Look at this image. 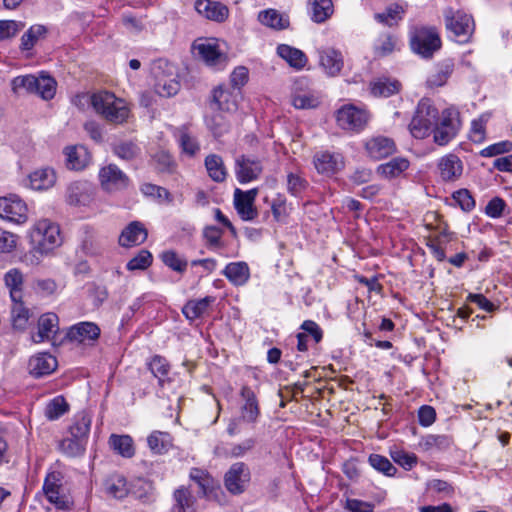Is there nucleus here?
<instances>
[{
  "label": "nucleus",
  "mask_w": 512,
  "mask_h": 512,
  "mask_svg": "<svg viewBox=\"0 0 512 512\" xmlns=\"http://www.w3.org/2000/svg\"><path fill=\"white\" fill-rule=\"evenodd\" d=\"M92 108L96 114L113 124H123L130 113L126 102L108 90L92 93Z\"/></svg>",
  "instance_id": "1"
},
{
  "label": "nucleus",
  "mask_w": 512,
  "mask_h": 512,
  "mask_svg": "<svg viewBox=\"0 0 512 512\" xmlns=\"http://www.w3.org/2000/svg\"><path fill=\"white\" fill-rule=\"evenodd\" d=\"M409 47L422 59H431L442 47V40L435 26L416 25L409 31Z\"/></svg>",
  "instance_id": "2"
},
{
  "label": "nucleus",
  "mask_w": 512,
  "mask_h": 512,
  "mask_svg": "<svg viewBox=\"0 0 512 512\" xmlns=\"http://www.w3.org/2000/svg\"><path fill=\"white\" fill-rule=\"evenodd\" d=\"M439 114L440 111L435 106L433 100L427 97L421 98L408 125L412 137L420 140L429 137L439 118Z\"/></svg>",
  "instance_id": "3"
},
{
  "label": "nucleus",
  "mask_w": 512,
  "mask_h": 512,
  "mask_svg": "<svg viewBox=\"0 0 512 512\" xmlns=\"http://www.w3.org/2000/svg\"><path fill=\"white\" fill-rule=\"evenodd\" d=\"M334 119L340 130L355 135L366 129L371 119V113L365 106L347 103L335 110Z\"/></svg>",
  "instance_id": "4"
},
{
  "label": "nucleus",
  "mask_w": 512,
  "mask_h": 512,
  "mask_svg": "<svg viewBox=\"0 0 512 512\" xmlns=\"http://www.w3.org/2000/svg\"><path fill=\"white\" fill-rule=\"evenodd\" d=\"M462 128V119L457 108L450 106L443 109L432 130L433 141L438 146L452 142Z\"/></svg>",
  "instance_id": "5"
},
{
  "label": "nucleus",
  "mask_w": 512,
  "mask_h": 512,
  "mask_svg": "<svg viewBox=\"0 0 512 512\" xmlns=\"http://www.w3.org/2000/svg\"><path fill=\"white\" fill-rule=\"evenodd\" d=\"M445 26L449 36L460 44L470 42L475 30L474 19L471 15L449 8L444 13Z\"/></svg>",
  "instance_id": "6"
},
{
  "label": "nucleus",
  "mask_w": 512,
  "mask_h": 512,
  "mask_svg": "<svg viewBox=\"0 0 512 512\" xmlns=\"http://www.w3.org/2000/svg\"><path fill=\"white\" fill-rule=\"evenodd\" d=\"M29 237L34 248L41 253H48L61 243L59 226L48 219L36 222Z\"/></svg>",
  "instance_id": "7"
},
{
  "label": "nucleus",
  "mask_w": 512,
  "mask_h": 512,
  "mask_svg": "<svg viewBox=\"0 0 512 512\" xmlns=\"http://www.w3.org/2000/svg\"><path fill=\"white\" fill-rule=\"evenodd\" d=\"M189 479L195 482L199 487L198 496L209 501L221 503L225 498V493L217 479H215L206 469L193 467L189 472Z\"/></svg>",
  "instance_id": "8"
},
{
  "label": "nucleus",
  "mask_w": 512,
  "mask_h": 512,
  "mask_svg": "<svg viewBox=\"0 0 512 512\" xmlns=\"http://www.w3.org/2000/svg\"><path fill=\"white\" fill-rule=\"evenodd\" d=\"M192 49L206 66L214 70H224L228 64V56L219 49V45L213 39H197L193 42Z\"/></svg>",
  "instance_id": "9"
},
{
  "label": "nucleus",
  "mask_w": 512,
  "mask_h": 512,
  "mask_svg": "<svg viewBox=\"0 0 512 512\" xmlns=\"http://www.w3.org/2000/svg\"><path fill=\"white\" fill-rule=\"evenodd\" d=\"M241 94L231 89L229 85L219 84L210 93L208 104L213 112L232 114L238 110Z\"/></svg>",
  "instance_id": "10"
},
{
  "label": "nucleus",
  "mask_w": 512,
  "mask_h": 512,
  "mask_svg": "<svg viewBox=\"0 0 512 512\" xmlns=\"http://www.w3.org/2000/svg\"><path fill=\"white\" fill-rule=\"evenodd\" d=\"M251 482V471L244 462H235L225 472L223 483L226 490L233 496L243 494Z\"/></svg>",
  "instance_id": "11"
},
{
  "label": "nucleus",
  "mask_w": 512,
  "mask_h": 512,
  "mask_svg": "<svg viewBox=\"0 0 512 512\" xmlns=\"http://www.w3.org/2000/svg\"><path fill=\"white\" fill-rule=\"evenodd\" d=\"M98 179L101 188L108 193L126 190L131 184L128 175L113 163L100 168Z\"/></svg>",
  "instance_id": "12"
},
{
  "label": "nucleus",
  "mask_w": 512,
  "mask_h": 512,
  "mask_svg": "<svg viewBox=\"0 0 512 512\" xmlns=\"http://www.w3.org/2000/svg\"><path fill=\"white\" fill-rule=\"evenodd\" d=\"M239 420L247 424H255L261 417L259 398L253 388L243 385L239 391Z\"/></svg>",
  "instance_id": "13"
},
{
  "label": "nucleus",
  "mask_w": 512,
  "mask_h": 512,
  "mask_svg": "<svg viewBox=\"0 0 512 512\" xmlns=\"http://www.w3.org/2000/svg\"><path fill=\"white\" fill-rule=\"evenodd\" d=\"M263 170V163L258 157L242 154L235 159L234 173L240 184L258 180Z\"/></svg>",
  "instance_id": "14"
},
{
  "label": "nucleus",
  "mask_w": 512,
  "mask_h": 512,
  "mask_svg": "<svg viewBox=\"0 0 512 512\" xmlns=\"http://www.w3.org/2000/svg\"><path fill=\"white\" fill-rule=\"evenodd\" d=\"M101 336L99 325L92 321H80L67 328L65 339L71 343L94 345Z\"/></svg>",
  "instance_id": "15"
},
{
  "label": "nucleus",
  "mask_w": 512,
  "mask_h": 512,
  "mask_svg": "<svg viewBox=\"0 0 512 512\" xmlns=\"http://www.w3.org/2000/svg\"><path fill=\"white\" fill-rule=\"evenodd\" d=\"M0 217L16 224H23L28 219L27 204L16 194L0 197Z\"/></svg>",
  "instance_id": "16"
},
{
  "label": "nucleus",
  "mask_w": 512,
  "mask_h": 512,
  "mask_svg": "<svg viewBox=\"0 0 512 512\" xmlns=\"http://www.w3.org/2000/svg\"><path fill=\"white\" fill-rule=\"evenodd\" d=\"M64 475L61 471H50L46 474L42 490L46 499L59 508L65 506V496L62 495Z\"/></svg>",
  "instance_id": "17"
},
{
  "label": "nucleus",
  "mask_w": 512,
  "mask_h": 512,
  "mask_svg": "<svg viewBox=\"0 0 512 512\" xmlns=\"http://www.w3.org/2000/svg\"><path fill=\"white\" fill-rule=\"evenodd\" d=\"M258 194L256 188L248 191H242L239 188L235 189L234 192V204L235 209L242 220L251 221L258 216V211L254 206L255 198Z\"/></svg>",
  "instance_id": "18"
},
{
  "label": "nucleus",
  "mask_w": 512,
  "mask_h": 512,
  "mask_svg": "<svg viewBox=\"0 0 512 512\" xmlns=\"http://www.w3.org/2000/svg\"><path fill=\"white\" fill-rule=\"evenodd\" d=\"M59 330V317L56 313L42 314L37 323V332L32 334L34 343H42L55 338Z\"/></svg>",
  "instance_id": "19"
},
{
  "label": "nucleus",
  "mask_w": 512,
  "mask_h": 512,
  "mask_svg": "<svg viewBox=\"0 0 512 512\" xmlns=\"http://www.w3.org/2000/svg\"><path fill=\"white\" fill-rule=\"evenodd\" d=\"M146 368L157 379V385L160 389H164L166 385H170L173 382V379L170 377L172 366L164 356L159 354L151 356L146 361Z\"/></svg>",
  "instance_id": "20"
},
{
  "label": "nucleus",
  "mask_w": 512,
  "mask_h": 512,
  "mask_svg": "<svg viewBox=\"0 0 512 512\" xmlns=\"http://www.w3.org/2000/svg\"><path fill=\"white\" fill-rule=\"evenodd\" d=\"M313 163L318 173L331 176L343 167V157L339 153L329 151L317 152L313 157Z\"/></svg>",
  "instance_id": "21"
},
{
  "label": "nucleus",
  "mask_w": 512,
  "mask_h": 512,
  "mask_svg": "<svg viewBox=\"0 0 512 512\" xmlns=\"http://www.w3.org/2000/svg\"><path fill=\"white\" fill-rule=\"evenodd\" d=\"M365 150L371 159L381 160L393 155L397 147L392 138L376 136L365 143Z\"/></svg>",
  "instance_id": "22"
},
{
  "label": "nucleus",
  "mask_w": 512,
  "mask_h": 512,
  "mask_svg": "<svg viewBox=\"0 0 512 512\" xmlns=\"http://www.w3.org/2000/svg\"><path fill=\"white\" fill-rule=\"evenodd\" d=\"M437 168L444 182H455L463 173V162L456 154L449 153L439 159Z\"/></svg>",
  "instance_id": "23"
},
{
  "label": "nucleus",
  "mask_w": 512,
  "mask_h": 512,
  "mask_svg": "<svg viewBox=\"0 0 512 512\" xmlns=\"http://www.w3.org/2000/svg\"><path fill=\"white\" fill-rule=\"evenodd\" d=\"M148 237V231L140 221L130 222L121 232L118 243L121 247L130 248L143 244Z\"/></svg>",
  "instance_id": "24"
},
{
  "label": "nucleus",
  "mask_w": 512,
  "mask_h": 512,
  "mask_svg": "<svg viewBox=\"0 0 512 512\" xmlns=\"http://www.w3.org/2000/svg\"><path fill=\"white\" fill-rule=\"evenodd\" d=\"M401 41L398 35L390 32H382L375 39L372 47L373 56L382 59L401 50Z\"/></svg>",
  "instance_id": "25"
},
{
  "label": "nucleus",
  "mask_w": 512,
  "mask_h": 512,
  "mask_svg": "<svg viewBox=\"0 0 512 512\" xmlns=\"http://www.w3.org/2000/svg\"><path fill=\"white\" fill-rule=\"evenodd\" d=\"M455 70V62L452 58H445L438 61L434 65L432 73L426 80V85L429 88H438L447 84L449 78Z\"/></svg>",
  "instance_id": "26"
},
{
  "label": "nucleus",
  "mask_w": 512,
  "mask_h": 512,
  "mask_svg": "<svg viewBox=\"0 0 512 512\" xmlns=\"http://www.w3.org/2000/svg\"><path fill=\"white\" fill-rule=\"evenodd\" d=\"M65 164L69 170H84L90 160L91 154L83 145H72L64 148Z\"/></svg>",
  "instance_id": "27"
},
{
  "label": "nucleus",
  "mask_w": 512,
  "mask_h": 512,
  "mask_svg": "<svg viewBox=\"0 0 512 512\" xmlns=\"http://www.w3.org/2000/svg\"><path fill=\"white\" fill-rule=\"evenodd\" d=\"M57 368V359L50 353H38L32 356L28 361L29 373L40 378L51 374Z\"/></svg>",
  "instance_id": "28"
},
{
  "label": "nucleus",
  "mask_w": 512,
  "mask_h": 512,
  "mask_svg": "<svg viewBox=\"0 0 512 512\" xmlns=\"http://www.w3.org/2000/svg\"><path fill=\"white\" fill-rule=\"evenodd\" d=\"M194 8L199 15L216 22H224L229 15L227 6L211 0H196Z\"/></svg>",
  "instance_id": "29"
},
{
  "label": "nucleus",
  "mask_w": 512,
  "mask_h": 512,
  "mask_svg": "<svg viewBox=\"0 0 512 512\" xmlns=\"http://www.w3.org/2000/svg\"><path fill=\"white\" fill-rule=\"evenodd\" d=\"M91 424L92 415L88 410L83 409L77 411L71 419V424L68 427V432L71 436L88 442Z\"/></svg>",
  "instance_id": "30"
},
{
  "label": "nucleus",
  "mask_w": 512,
  "mask_h": 512,
  "mask_svg": "<svg viewBox=\"0 0 512 512\" xmlns=\"http://www.w3.org/2000/svg\"><path fill=\"white\" fill-rule=\"evenodd\" d=\"M173 500L174 504L170 512H197V500L189 487L182 485L175 489L173 492Z\"/></svg>",
  "instance_id": "31"
},
{
  "label": "nucleus",
  "mask_w": 512,
  "mask_h": 512,
  "mask_svg": "<svg viewBox=\"0 0 512 512\" xmlns=\"http://www.w3.org/2000/svg\"><path fill=\"white\" fill-rule=\"evenodd\" d=\"M319 62L330 76L338 75L344 66L342 53L334 48L320 50Z\"/></svg>",
  "instance_id": "32"
},
{
  "label": "nucleus",
  "mask_w": 512,
  "mask_h": 512,
  "mask_svg": "<svg viewBox=\"0 0 512 512\" xmlns=\"http://www.w3.org/2000/svg\"><path fill=\"white\" fill-rule=\"evenodd\" d=\"M222 274L234 286H244L250 279V268L244 261L230 262L225 266Z\"/></svg>",
  "instance_id": "33"
},
{
  "label": "nucleus",
  "mask_w": 512,
  "mask_h": 512,
  "mask_svg": "<svg viewBox=\"0 0 512 512\" xmlns=\"http://www.w3.org/2000/svg\"><path fill=\"white\" fill-rule=\"evenodd\" d=\"M177 139L181 152L189 157H194L200 151V144L191 134L189 126L184 124L175 129L173 133Z\"/></svg>",
  "instance_id": "34"
},
{
  "label": "nucleus",
  "mask_w": 512,
  "mask_h": 512,
  "mask_svg": "<svg viewBox=\"0 0 512 512\" xmlns=\"http://www.w3.org/2000/svg\"><path fill=\"white\" fill-rule=\"evenodd\" d=\"M106 493L118 500H122L130 494V484L127 479L119 474L113 473L104 480Z\"/></svg>",
  "instance_id": "35"
},
{
  "label": "nucleus",
  "mask_w": 512,
  "mask_h": 512,
  "mask_svg": "<svg viewBox=\"0 0 512 512\" xmlns=\"http://www.w3.org/2000/svg\"><path fill=\"white\" fill-rule=\"evenodd\" d=\"M402 84L397 79L388 77L378 78L370 83V93L374 97L388 98L398 94L401 91Z\"/></svg>",
  "instance_id": "36"
},
{
  "label": "nucleus",
  "mask_w": 512,
  "mask_h": 512,
  "mask_svg": "<svg viewBox=\"0 0 512 512\" xmlns=\"http://www.w3.org/2000/svg\"><path fill=\"white\" fill-rule=\"evenodd\" d=\"M410 167V162L405 157H394L377 167V173L381 177L391 180L401 176Z\"/></svg>",
  "instance_id": "37"
},
{
  "label": "nucleus",
  "mask_w": 512,
  "mask_h": 512,
  "mask_svg": "<svg viewBox=\"0 0 512 512\" xmlns=\"http://www.w3.org/2000/svg\"><path fill=\"white\" fill-rule=\"evenodd\" d=\"M215 297L205 296L201 299L188 300L182 308L183 315L190 321L202 317L214 303Z\"/></svg>",
  "instance_id": "38"
},
{
  "label": "nucleus",
  "mask_w": 512,
  "mask_h": 512,
  "mask_svg": "<svg viewBox=\"0 0 512 512\" xmlns=\"http://www.w3.org/2000/svg\"><path fill=\"white\" fill-rule=\"evenodd\" d=\"M147 445L153 454L167 453L173 446V437L169 432L154 430L147 437Z\"/></svg>",
  "instance_id": "39"
},
{
  "label": "nucleus",
  "mask_w": 512,
  "mask_h": 512,
  "mask_svg": "<svg viewBox=\"0 0 512 512\" xmlns=\"http://www.w3.org/2000/svg\"><path fill=\"white\" fill-rule=\"evenodd\" d=\"M277 54L297 70L304 68L308 61L306 54L302 50L287 44L278 45Z\"/></svg>",
  "instance_id": "40"
},
{
  "label": "nucleus",
  "mask_w": 512,
  "mask_h": 512,
  "mask_svg": "<svg viewBox=\"0 0 512 512\" xmlns=\"http://www.w3.org/2000/svg\"><path fill=\"white\" fill-rule=\"evenodd\" d=\"M110 448L123 458H132L135 455L133 438L130 435L111 434L108 440Z\"/></svg>",
  "instance_id": "41"
},
{
  "label": "nucleus",
  "mask_w": 512,
  "mask_h": 512,
  "mask_svg": "<svg viewBox=\"0 0 512 512\" xmlns=\"http://www.w3.org/2000/svg\"><path fill=\"white\" fill-rule=\"evenodd\" d=\"M48 34V28L42 24L31 25L20 39L19 49L21 52L33 50L40 39H45Z\"/></svg>",
  "instance_id": "42"
},
{
  "label": "nucleus",
  "mask_w": 512,
  "mask_h": 512,
  "mask_svg": "<svg viewBox=\"0 0 512 512\" xmlns=\"http://www.w3.org/2000/svg\"><path fill=\"white\" fill-rule=\"evenodd\" d=\"M310 18L315 23H324L334 12L332 0H309Z\"/></svg>",
  "instance_id": "43"
},
{
  "label": "nucleus",
  "mask_w": 512,
  "mask_h": 512,
  "mask_svg": "<svg viewBox=\"0 0 512 512\" xmlns=\"http://www.w3.org/2000/svg\"><path fill=\"white\" fill-rule=\"evenodd\" d=\"M10 320L14 329L24 330L27 327L31 316L30 309L24 304L22 299L11 300Z\"/></svg>",
  "instance_id": "44"
},
{
  "label": "nucleus",
  "mask_w": 512,
  "mask_h": 512,
  "mask_svg": "<svg viewBox=\"0 0 512 512\" xmlns=\"http://www.w3.org/2000/svg\"><path fill=\"white\" fill-rule=\"evenodd\" d=\"M204 164L209 177L218 183L224 182L227 178V170L220 155L209 154L205 157Z\"/></svg>",
  "instance_id": "45"
},
{
  "label": "nucleus",
  "mask_w": 512,
  "mask_h": 512,
  "mask_svg": "<svg viewBox=\"0 0 512 512\" xmlns=\"http://www.w3.org/2000/svg\"><path fill=\"white\" fill-rule=\"evenodd\" d=\"M70 411V404L63 395H57L49 400L44 408V416L49 421H55Z\"/></svg>",
  "instance_id": "46"
},
{
  "label": "nucleus",
  "mask_w": 512,
  "mask_h": 512,
  "mask_svg": "<svg viewBox=\"0 0 512 512\" xmlns=\"http://www.w3.org/2000/svg\"><path fill=\"white\" fill-rule=\"evenodd\" d=\"M4 281L9 289L11 300L23 299L24 278L19 269L12 268L8 270L4 275Z\"/></svg>",
  "instance_id": "47"
},
{
  "label": "nucleus",
  "mask_w": 512,
  "mask_h": 512,
  "mask_svg": "<svg viewBox=\"0 0 512 512\" xmlns=\"http://www.w3.org/2000/svg\"><path fill=\"white\" fill-rule=\"evenodd\" d=\"M29 180L34 190H47L55 184L56 174L51 168H43L31 173Z\"/></svg>",
  "instance_id": "48"
},
{
  "label": "nucleus",
  "mask_w": 512,
  "mask_h": 512,
  "mask_svg": "<svg viewBox=\"0 0 512 512\" xmlns=\"http://www.w3.org/2000/svg\"><path fill=\"white\" fill-rule=\"evenodd\" d=\"M453 438L448 435L428 434L423 436L419 441V446L424 451L436 449L438 451H446L451 448Z\"/></svg>",
  "instance_id": "49"
},
{
  "label": "nucleus",
  "mask_w": 512,
  "mask_h": 512,
  "mask_svg": "<svg viewBox=\"0 0 512 512\" xmlns=\"http://www.w3.org/2000/svg\"><path fill=\"white\" fill-rule=\"evenodd\" d=\"M258 20L274 30H284L289 27L288 18H284L278 10L272 8L261 11Z\"/></svg>",
  "instance_id": "50"
},
{
  "label": "nucleus",
  "mask_w": 512,
  "mask_h": 512,
  "mask_svg": "<svg viewBox=\"0 0 512 512\" xmlns=\"http://www.w3.org/2000/svg\"><path fill=\"white\" fill-rule=\"evenodd\" d=\"M206 126L215 138H220L230 130V121L224 112H214L207 117Z\"/></svg>",
  "instance_id": "51"
},
{
  "label": "nucleus",
  "mask_w": 512,
  "mask_h": 512,
  "mask_svg": "<svg viewBox=\"0 0 512 512\" xmlns=\"http://www.w3.org/2000/svg\"><path fill=\"white\" fill-rule=\"evenodd\" d=\"M87 442L73 437L64 438L59 443L60 451L67 457H79L82 456L86 451Z\"/></svg>",
  "instance_id": "52"
},
{
  "label": "nucleus",
  "mask_w": 512,
  "mask_h": 512,
  "mask_svg": "<svg viewBox=\"0 0 512 512\" xmlns=\"http://www.w3.org/2000/svg\"><path fill=\"white\" fill-rule=\"evenodd\" d=\"M160 259L165 266L172 271L183 274L187 270L188 262L181 257L175 250H165L160 254Z\"/></svg>",
  "instance_id": "53"
},
{
  "label": "nucleus",
  "mask_w": 512,
  "mask_h": 512,
  "mask_svg": "<svg viewBox=\"0 0 512 512\" xmlns=\"http://www.w3.org/2000/svg\"><path fill=\"white\" fill-rule=\"evenodd\" d=\"M223 230L217 226L209 225L204 227L202 231V236L205 241V246L210 251H218L219 249L224 247V243L222 241Z\"/></svg>",
  "instance_id": "54"
},
{
  "label": "nucleus",
  "mask_w": 512,
  "mask_h": 512,
  "mask_svg": "<svg viewBox=\"0 0 512 512\" xmlns=\"http://www.w3.org/2000/svg\"><path fill=\"white\" fill-rule=\"evenodd\" d=\"M368 463L376 471L387 477H395L398 471L387 457L380 454H370L368 457Z\"/></svg>",
  "instance_id": "55"
},
{
  "label": "nucleus",
  "mask_w": 512,
  "mask_h": 512,
  "mask_svg": "<svg viewBox=\"0 0 512 512\" xmlns=\"http://www.w3.org/2000/svg\"><path fill=\"white\" fill-rule=\"evenodd\" d=\"M57 82L50 75L41 74L38 77L37 91L35 94L43 100H51L56 94Z\"/></svg>",
  "instance_id": "56"
},
{
  "label": "nucleus",
  "mask_w": 512,
  "mask_h": 512,
  "mask_svg": "<svg viewBox=\"0 0 512 512\" xmlns=\"http://www.w3.org/2000/svg\"><path fill=\"white\" fill-rule=\"evenodd\" d=\"M392 460L401 466L404 470L410 471L418 464V456L415 453L407 452L404 449H395L390 451Z\"/></svg>",
  "instance_id": "57"
},
{
  "label": "nucleus",
  "mask_w": 512,
  "mask_h": 512,
  "mask_svg": "<svg viewBox=\"0 0 512 512\" xmlns=\"http://www.w3.org/2000/svg\"><path fill=\"white\" fill-rule=\"evenodd\" d=\"M153 263L152 253L147 249H141L127 264L128 271L146 270Z\"/></svg>",
  "instance_id": "58"
},
{
  "label": "nucleus",
  "mask_w": 512,
  "mask_h": 512,
  "mask_svg": "<svg viewBox=\"0 0 512 512\" xmlns=\"http://www.w3.org/2000/svg\"><path fill=\"white\" fill-rule=\"evenodd\" d=\"M403 8L398 4H391L383 12L376 13L375 19L384 25L392 26L402 19Z\"/></svg>",
  "instance_id": "59"
},
{
  "label": "nucleus",
  "mask_w": 512,
  "mask_h": 512,
  "mask_svg": "<svg viewBox=\"0 0 512 512\" xmlns=\"http://www.w3.org/2000/svg\"><path fill=\"white\" fill-rule=\"evenodd\" d=\"M153 159L156 163L157 170L161 173L172 174L177 169V163L172 154L169 153L168 151H158L153 156Z\"/></svg>",
  "instance_id": "60"
},
{
  "label": "nucleus",
  "mask_w": 512,
  "mask_h": 512,
  "mask_svg": "<svg viewBox=\"0 0 512 512\" xmlns=\"http://www.w3.org/2000/svg\"><path fill=\"white\" fill-rule=\"evenodd\" d=\"M113 153L122 160L130 161L138 156L140 148L132 141H122L113 146Z\"/></svg>",
  "instance_id": "61"
},
{
  "label": "nucleus",
  "mask_w": 512,
  "mask_h": 512,
  "mask_svg": "<svg viewBox=\"0 0 512 512\" xmlns=\"http://www.w3.org/2000/svg\"><path fill=\"white\" fill-rule=\"evenodd\" d=\"M488 119L481 115L472 120L469 131V139L475 144H481L486 140V126Z\"/></svg>",
  "instance_id": "62"
},
{
  "label": "nucleus",
  "mask_w": 512,
  "mask_h": 512,
  "mask_svg": "<svg viewBox=\"0 0 512 512\" xmlns=\"http://www.w3.org/2000/svg\"><path fill=\"white\" fill-rule=\"evenodd\" d=\"M452 199L456 202L457 206L464 212H471L476 206V201L472 193L466 189L461 188L452 193Z\"/></svg>",
  "instance_id": "63"
},
{
  "label": "nucleus",
  "mask_w": 512,
  "mask_h": 512,
  "mask_svg": "<svg viewBox=\"0 0 512 512\" xmlns=\"http://www.w3.org/2000/svg\"><path fill=\"white\" fill-rule=\"evenodd\" d=\"M249 81V70L245 66H237L231 72L229 77L230 88L242 95V88Z\"/></svg>",
  "instance_id": "64"
}]
</instances>
